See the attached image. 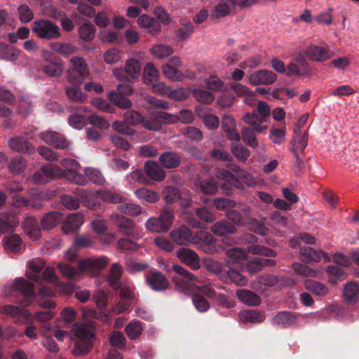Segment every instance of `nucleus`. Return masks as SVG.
Masks as SVG:
<instances>
[{"label": "nucleus", "mask_w": 359, "mask_h": 359, "mask_svg": "<svg viewBox=\"0 0 359 359\" xmlns=\"http://www.w3.org/2000/svg\"><path fill=\"white\" fill-rule=\"evenodd\" d=\"M70 339L74 344L72 353L76 357L86 355L93 346L94 326L90 323H76L71 330Z\"/></svg>", "instance_id": "obj_1"}, {"label": "nucleus", "mask_w": 359, "mask_h": 359, "mask_svg": "<svg viewBox=\"0 0 359 359\" xmlns=\"http://www.w3.org/2000/svg\"><path fill=\"white\" fill-rule=\"evenodd\" d=\"M15 290L20 291L24 296V299L20 303L22 306H29L36 298L34 285L26 281L23 278H16L13 283L6 284L2 290V294L7 297Z\"/></svg>", "instance_id": "obj_2"}, {"label": "nucleus", "mask_w": 359, "mask_h": 359, "mask_svg": "<svg viewBox=\"0 0 359 359\" xmlns=\"http://www.w3.org/2000/svg\"><path fill=\"white\" fill-rule=\"evenodd\" d=\"M69 62L72 67L68 70L69 83L74 86L82 83L84 79L90 74L86 60L81 57L75 56L69 60Z\"/></svg>", "instance_id": "obj_3"}, {"label": "nucleus", "mask_w": 359, "mask_h": 359, "mask_svg": "<svg viewBox=\"0 0 359 359\" xmlns=\"http://www.w3.org/2000/svg\"><path fill=\"white\" fill-rule=\"evenodd\" d=\"M171 269L177 275L172 276V280L176 290L184 292L190 285L199 282L198 278L180 264H172Z\"/></svg>", "instance_id": "obj_4"}, {"label": "nucleus", "mask_w": 359, "mask_h": 359, "mask_svg": "<svg viewBox=\"0 0 359 359\" xmlns=\"http://www.w3.org/2000/svg\"><path fill=\"white\" fill-rule=\"evenodd\" d=\"M141 71L140 62L133 58L128 59L126 61L125 67L113 69V76L119 81H131L137 79Z\"/></svg>", "instance_id": "obj_5"}, {"label": "nucleus", "mask_w": 359, "mask_h": 359, "mask_svg": "<svg viewBox=\"0 0 359 359\" xmlns=\"http://www.w3.org/2000/svg\"><path fill=\"white\" fill-rule=\"evenodd\" d=\"M61 165L64 168V170H62V175L67 180L79 185H84L86 183L85 177L79 172L80 165L77 161L69 158H64L61 161Z\"/></svg>", "instance_id": "obj_6"}, {"label": "nucleus", "mask_w": 359, "mask_h": 359, "mask_svg": "<svg viewBox=\"0 0 359 359\" xmlns=\"http://www.w3.org/2000/svg\"><path fill=\"white\" fill-rule=\"evenodd\" d=\"M108 262L109 259L105 256L82 259L79 263L81 276L82 274H88L92 276H97Z\"/></svg>", "instance_id": "obj_7"}, {"label": "nucleus", "mask_w": 359, "mask_h": 359, "mask_svg": "<svg viewBox=\"0 0 359 359\" xmlns=\"http://www.w3.org/2000/svg\"><path fill=\"white\" fill-rule=\"evenodd\" d=\"M32 31L40 39H51L60 36L59 27L49 20L35 21L33 23Z\"/></svg>", "instance_id": "obj_8"}, {"label": "nucleus", "mask_w": 359, "mask_h": 359, "mask_svg": "<svg viewBox=\"0 0 359 359\" xmlns=\"http://www.w3.org/2000/svg\"><path fill=\"white\" fill-rule=\"evenodd\" d=\"M80 191L81 196L83 198L90 195L104 202L110 203H123L126 201V198L120 192L112 189H100L98 191H90L88 193L84 190H81Z\"/></svg>", "instance_id": "obj_9"}, {"label": "nucleus", "mask_w": 359, "mask_h": 359, "mask_svg": "<svg viewBox=\"0 0 359 359\" xmlns=\"http://www.w3.org/2000/svg\"><path fill=\"white\" fill-rule=\"evenodd\" d=\"M171 240L177 245L186 246L196 243L194 233L185 225L172 229L170 233Z\"/></svg>", "instance_id": "obj_10"}, {"label": "nucleus", "mask_w": 359, "mask_h": 359, "mask_svg": "<svg viewBox=\"0 0 359 359\" xmlns=\"http://www.w3.org/2000/svg\"><path fill=\"white\" fill-rule=\"evenodd\" d=\"M40 137L47 144L58 149H66L70 147L69 142L60 133L47 130L40 134Z\"/></svg>", "instance_id": "obj_11"}, {"label": "nucleus", "mask_w": 359, "mask_h": 359, "mask_svg": "<svg viewBox=\"0 0 359 359\" xmlns=\"http://www.w3.org/2000/svg\"><path fill=\"white\" fill-rule=\"evenodd\" d=\"M277 79V76L268 69H261L248 75V82L252 86L271 85Z\"/></svg>", "instance_id": "obj_12"}, {"label": "nucleus", "mask_w": 359, "mask_h": 359, "mask_svg": "<svg viewBox=\"0 0 359 359\" xmlns=\"http://www.w3.org/2000/svg\"><path fill=\"white\" fill-rule=\"evenodd\" d=\"M148 285L155 291H163L168 287L169 283L166 277L160 271L152 269L146 276Z\"/></svg>", "instance_id": "obj_13"}, {"label": "nucleus", "mask_w": 359, "mask_h": 359, "mask_svg": "<svg viewBox=\"0 0 359 359\" xmlns=\"http://www.w3.org/2000/svg\"><path fill=\"white\" fill-rule=\"evenodd\" d=\"M177 256L182 263L189 266L192 270H198L201 266L199 256L189 248L179 249Z\"/></svg>", "instance_id": "obj_14"}, {"label": "nucleus", "mask_w": 359, "mask_h": 359, "mask_svg": "<svg viewBox=\"0 0 359 359\" xmlns=\"http://www.w3.org/2000/svg\"><path fill=\"white\" fill-rule=\"evenodd\" d=\"M201 291L207 297L214 299L219 304L227 308H233L236 305L234 301L226 298L224 294L217 293L211 284H205L200 287Z\"/></svg>", "instance_id": "obj_15"}, {"label": "nucleus", "mask_w": 359, "mask_h": 359, "mask_svg": "<svg viewBox=\"0 0 359 359\" xmlns=\"http://www.w3.org/2000/svg\"><path fill=\"white\" fill-rule=\"evenodd\" d=\"M304 55L306 58L315 62L327 60L333 55L327 48L314 45L309 46L306 49Z\"/></svg>", "instance_id": "obj_16"}, {"label": "nucleus", "mask_w": 359, "mask_h": 359, "mask_svg": "<svg viewBox=\"0 0 359 359\" xmlns=\"http://www.w3.org/2000/svg\"><path fill=\"white\" fill-rule=\"evenodd\" d=\"M45 266L43 259L37 258L29 260L27 264L26 276L29 280L37 283H41L40 273Z\"/></svg>", "instance_id": "obj_17"}, {"label": "nucleus", "mask_w": 359, "mask_h": 359, "mask_svg": "<svg viewBox=\"0 0 359 359\" xmlns=\"http://www.w3.org/2000/svg\"><path fill=\"white\" fill-rule=\"evenodd\" d=\"M242 120L251 128H255L257 133H264L268 129L267 126L262 125L266 120L259 116L255 110L245 113L242 117Z\"/></svg>", "instance_id": "obj_18"}, {"label": "nucleus", "mask_w": 359, "mask_h": 359, "mask_svg": "<svg viewBox=\"0 0 359 359\" xmlns=\"http://www.w3.org/2000/svg\"><path fill=\"white\" fill-rule=\"evenodd\" d=\"M84 223L83 214L81 212L69 215L62 224V229L65 234L74 233Z\"/></svg>", "instance_id": "obj_19"}, {"label": "nucleus", "mask_w": 359, "mask_h": 359, "mask_svg": "<svg viewBox=\"0 0 359 359\" xmlns=\"http://www.w3.org/2000/svg\"><path fill=\"white\" fill-rule=\"evenodd\" d=\"M311 69L305 59L297 57L290 62L287 67V74L289 76H304L309 75Z\"/></svg>", "instance_id": "obj_20"}, {"label": "nucleus", "mask_w": 359, "mask_h": 359, "mask_svg": "<svg viewBox=\"0 0 359 359\" xmlns=\"http://www.w3.org/2000/svg\"><path fill=\"white\" fill-rule=\"evenodd\" d=\"M236 123L233 116L225 114L222 120V128L226 133V137L231 140L239 142L241 140V135L236 129Z\"/></svg>", "instance_id": "obj_21"}, {"label": "nucleus", "mask_w": 359, "mask_h": 359, "mask_svg": "<svg viewBox=\"0 0 359 359\" xmlns=\"http://www.w3.org/2000/svg\"><path fill=\"white\" fill-rule=\"evenodd\" d=\"M144 170L147 179L149 178L153 181L161 182L165 177V172L156 161H147L144 163Z\"/></svg>", "instance_id": "obj_22"}, {"label": "nucleus", "mask_w": 359, "mask_h": 359, "mask_svg": "<svg viewBox=\"0 0 359 359\" xmlns=\"http://www.w3.org/2000/svg\"><path fill=\"white\" fill-rule=\"evenodd\" d=\"M110 219L121 233L126 235L133 233L136 226L131 219L118 214H111Z\"/></svg>", "instance_id": "obj_23"}, {"label": "nucleus", "mask_w": 359, "mask_h": 359, "mask_svg": "<svg viewBox=\"0 0 359 359\" xmlns=\"http://www.w3.org/2000/svg\"><path fill=\"white\" fill-rule=\"evenodd\" d=\"M194 190L203 194H214L218 190V184L214 179L197 178L194 183Z\"/></svg>", "instance_id": "obj_24"}, {"label": "nucleus", "mask_w": 359, "mask_h": 359, "mask_svg": "<svg viewBox=\"0 0 359 359\" xmlns=\"http://www.w3.org/2000/svg\"><path fill=\"white\" fill-rule=\"evenodd\" d=\"M256 283L259 285V286H254L257 289H263V286L279 289L286 285V280L283 277L266 275L259 277Z\"/></svg>", "instance_id": "obj_25"}, {"label": "nucleus", "mask_w": 359, "mask_h": 359, "mask_svg": "<svg viewBox=\"0 0 359 359\" xmlns=\"http://www.w3.org/2000/svg\"><path fill=\"white\" fill-rule=\"evenodd\" d=\"M243 212L241 213L236 210H229L226 211L227 218L238 226H245L248 224L251 216L250 209L248 207L243 208Z\"/></svg>", "instance_id": "obj_26"}, {"label": "nucleus", "mask_w": 359, "mask_h": 359, "mask_svg": "<svg viewBox=\"0 0 359 359\" xmlns=\"http://www.w3.org/2000/svg\"><path fill=\"white\" fill-rule=\"evenodd\" d=\"M8 144L12 150L20 153L30 154L35 150L34 147L22 137L11 139Z\"/></svg>", "instance_id": "obj_27"}, {"label": "nucleus", "mask_w": 359, "mask_h": 359, "mask_svg": "<svg viewBox=\"0 0 359 359\" xmlns=\"http://www.w3.org/2000/svg\"><path fill=\"white\" fill-rule=\"evenodd\" d=\"M194 236L196 243L193 244L205 252H208L210 250V246L215 243V238L208 232L199 231L194 233Z\"/></svg>", "instance_id": "obj_28"}, {"label": "nucleus", "mask_w": 359, "mask_h": 359, "mask_svg": "<svg viewBox=\"0 0 359 359\" xmlns=\"http://www.w3.org/2000/svg\"><path fill=\"white\" fill-rule=\"evenodd\" d=\"M235 7V0H222L212 11L211 16L214 18L225 17L228 15Z\"/></svg>", "instance_id": "obj_29"}, {"label": "nucleus", "mask_w": 359, "mask_h": 359, "mask_svg": "<svg viewBox=\"0 0 359 359\" xmlns=\"http://www.w3.org/2000/svg\"><path fill=\"white\" fill-rule=\"evenodd\" d=\"M226 255L227 257L226 263L228 264H240L247 260L248 251L243 248H233L226 250Z\"/></svg>", "instance_id": "obj_30"}, {"label": "nucleus", "mask_w": 359, "mask_h": 359, "mask_svg": "<svg viewBox=\"0 0 359 359\" xmlns=\"http://www.w3.org/2000/svg\"><path fill=\"white\" fill-rule=\"evenodd\" d=\"M159 162L164 168L172 169L179 167L181 163L180 156L173 151H166L159 156Z\"/></svg>", "instance_id": "obj_31"}, {"label": "nucleus", "mask_w": 359, "mask_h": 359, "mask_svg": "<svg viewBox=\"0 0 359 359\" xmlns=\"http://www.w3.org/2000/svg\"><path fill=\"white\" fill-rule=\"evenodd\" d=\"M196 113L208 129L215 130L219 127V120L216 115L208 113L207 111L199 107L196 108Z\"/></svg>", "instance_id": "obj_32"}, {"label": "nucleus", "mask_w": 359, "mask_h": 359, "mask_svg": "<svg viewBox=\"0 0 359 359\" xmlns=\"http://www.w3.org/2000/svg\"><path fill=\"white\" fill-rule=\"evenodd\" d=\"M49 47L53 52H55L63 57L68 56L76 53V47L70 43H62L60 41H52Z\"/></svg>", "instance_id": "obj_33"}, {"label": "nucleus", "mask_w": 359, "mask_h": 359, "mask_svg": "<svg viewBox=\"0 0 359 359\" xmlns=\"http://www.w3.org/2000/svg\"><path fill=\"white\" fill-rule=\"evenodd\" d=\"M297 321V315L290 311L279 312L273 318V324L281 327H288L294 324Z\"/></svg>", "instance_id": "obj_34"}, {"label": "nucleus", "mask_w": 359, "mask_h": 359, "mask_svg": "<svg viewBox=\"0 0 359 359\" xmlns=\"http://www.w3.org/2000/svg\"><path fill=\"white\" fill-rule=\"evenodd\" d=\"M0 312L18 319H29L30 313L27 310L20 309L18 306L8 304L1 307Z\"/></svg>", "instance_id": "obj_35"}, {"label": "nucleus", "mask_w": 359, "mask_h": 359, "mask_svg": "<svg viewBox=\"0 0 359 359\" xmlns=\"http://www.w3.org/2000/svg\"><path fill=\"white\" fill-rule=\"evenodd\" d=\"M304 284L308 291L316 296L325 297L330 292L324 284L314 280L306 279Z\"/></svg>", "instance_id": "obj_36"}, {"label": "nucleus", "mask_w": 359, "mask_h": 359, "mask_svg": "<svg viewBox=\"0 0 359 359\" xmlns=\"http://www.w3.org/2000/svg\"><path fill=\"white\" fill-rule=\"evenodd\" d=\"M39 69L48 76L59 77L62 74L64 68L61 61L55 60L41 66Z\"/></svg>", "instance_id": "obj_37"}, {"label": "nucleus", "mask_w": 359, "mask_h": 359, "mask_svg": "<svg viewBox=\"0 0 359 359\" xmlns=\"http://www.w3.org/2000/svg\"><path fill=\"white\" fill-rule=\"evenodd\" d=\"M62 220V215L56 211L46 213L41 219L43 229L49 230L56 226Z\"/></svg>", "instance_id": "obj_38"}, {"label": "nucleus", "mask_w": 359, "mask_h": 359, "mask_svg": "<svg viewBox=\"0 0 359 359\" xmlns=\"http://www.w3.org/2000/svg\"><path fill=\"white\" fill-rule=\"evenodd\" d=\"M210 229L215 234L219 236H225L236 231V226L227 221L216 222L211 226Z\"/></svg>", "instance_id": "obj_39"}, {"label": "nucleus", "mask_w": 359, "mask_h": 359, "mask_svg": "<svg viewBox=\"0 0 359 359\" xmlns=\"http://www.w3.org/2000/svg\"><path fill=\"white\" fill-rule=\"evenodd\" d=\"M139 25L151 34H156L161 30V25L153 18L148 15H142L138 19Z\"/></svg>", "instance_id": "obj_40"}, {"label": "nucleus", "mask_w": 359, "mask_h": 359, "mask_svg": "<svg viewBox=\"0 0 359 359\" xmlns=\"http://www.w3.org/2000/svg\"><path fill=\"white\" fill-rule=\"evenodd\" d=\"M3 244L6 250L14 253L19 252L22 248V239L18 234H13L4 237Z\"/></svg>", "instance_id": "obj_41"}, {"label": "nucleus", "mask_w": 359, "mask_h": 359, "mask_svg": "<svg viewBox=\"0 0 359 359\" xmlns=\"http://www.w3.org/2000/svg\"><path fill=\"white\" fill-rule=\"evenodd\" d=\"M149 53L157 59H165L170 56L174 50L172 46L165 44L158 43L154 45L150 49Z\"/></svg>", "instance_id": "obj_42"}, {"label": "nucleus", "mask_w": 359, "mask_h": 359, "mask_svg": "<svg viewBox=\"0 0 359 359\" xmlns=\"http://www.w3.org/2000/svg\"><path fill=\"white\" fill-rule=\"evenodd\" d=\"M236 295L241 302L249 306H258L261 303L259 297L250 290H239Z\"/></svg>", "instance_id": "obj_43"}, {"label": "nucleus", "mask_w": 359, "mask_h": 359, "mask_svg": "<svg viewBox=\"0 0 359 359\" xmlns=\"http://www.w3.org/2000/svg\"><path fill=\"white\" fill-rule=\"evenodd\" d=\"M257 130L253 128L243 126L241 128V139L249 147L256 149L259 147V142L256 137Z\"/></svg>", "instance_id": "obj_44"}, {"label": "nucleus", "mask_w": 359, "mask_h": 359, "mask_svg": "<svg viewBox=\"0 0 359 359\" xmlns=\"http://www.w3.org/2000/svg\"><path fill=\"white\" fill-rule=\"evenodd\" d=\"M26 234L33 241H37L41 237V231L37 226L35 219L27 218L23 224Z\"/></svg>", "instance_id": "obj_45"}, {"label": "nucleus", "mask_w": 359, "mask_h": 359, "mask_svg": "<svg viewBox=\"0 0 359 359\" xmlns=\"http://www.w3.org/2000/svg\"><path fill=\"white\" fill-rule=\"evenodd\" d=\"M20 222L13 215H0V232L4 233L17 226Z\"/></svg>", "instance_id": "obj_46"}, {"label": "nucleus", "mask_w": 359, "mask_h": 359, "mask_svg": "<svg viewBox=\"0 0 359 359\" xmlns=\"http://www.w3.org/2000/svg\"><path fill=\"white\" fill-rule=\"evenodd\" d=\"M307 143L308 140L306 135L305 134L301 135L300 133H297L295 130V136L290 142V150L293 154H304V149L307 146Z\"/></svg>", "instance_id": "obj_47"}, {"label": "nucleus", "mask_w": 359, "mask_h": 359, "mask_svg": "<svg viewBox=\"0 0 359 359\" xmlns=\"http://www.w3.org/2000/svg\"><path fill=\"white\" fill-rule=\"evenodd\" d=\"M107 97L116 106L123 109H128L132 107V102L114 90L107 93Z\"/></svg>", "instance_id": "obj_48"}, {"label": "nucleus", "mask_w": 359, "mask_h": 359, "mask_svg": "<svg viewBox=\"0 0 359 359\" xmlns=\"http://www.w3.org/2000/svg\"><path fill=\"white\" fill-rule=\"evenodd\" d=\"M159 77V72L152 62H148L143 70L142 79L144 83L149 84L156 81Z\"/></svg>", "instance_id": "obj_49"}, {"label": "nucleus", "mask_w": 359, "mask_h": 359, "mask_svg": "<svg viewBox=\"0 0 359 359\" xmlns=\"http://www.w3.org/2000/svg\"><path fill=\"white\" fill-rule=\"evenodd\" d=\"M135 195L138 199L150 203H156L160 198V196L156 191L146 188L137 189Z\"/></svg>", "instance_id": "obj_50"}, {"label": "nucleus", "mask_w": 359, "mask_h": 359, "mask_svg": "<svg viewBox=\"0 0 359 359\" xmlns=\"http://www.w3.org/2000/svg\"><path fill=\"white\" fill-rule=\"evenodd\" d=\"M161 69L164 76L172 81H182L185 77L181 71L172 67L170 64H164Z\"/></svg>", "instance_id": "obj_51"}, {"label": "nucleus", "mask_w": 359, "mask_h": 359, "mask_svg": "<svg viewBox=\"0 0 359 359\" xmlns=\"http://www.w3.org/2000/svg\"><path fill=\"white\" fill-rule=\"evenodd\" d=\"M239 318L243 322L259 323L264 320V316L255 310H245L240 313Z\"/></svg>", "instance_id": "obj_52"}, {"label": "nucleus", "mask_w": 359, "mask_h": 359, "mask_svg": "<svg viewBox=\"0 0 359 359\" xmlns=\"http://www.w3.org/2000/svg\"><path fill=\"white\" fill-rule=\"evenodd\" d=\"M163 197L167 205L178 201L181 198L180 191L175 187H165L163 191Z\"/></svg>", "instance_id": "obj_53"}, {"label": "nucleus", "mask_w": 359, "mask_h": 359, "mask_svg": "<svg viewBox=\"0 0 359 359\" xmlns=\"http://www.w3.org/2000/svg\"><path fill=\"white\" fill-rule=\"evenodd\" d=\"M20 52L13 46L0 43V58L8 61L18 59Z\"/></svg>", "instance_id": "obj_54"}, {"label": "nucleus", "mask_w": 359, "mask_h": 359, "mask_svg": "<svg viewBox=\"0 0 359 359\" xmlns=\"http://www.w3.org/2000/svg\"><path fill=\"white\" fill-rule=\"evenodd\" d=\"M147 229L152 233H165L168 229L159 217H150L146 222Z\"/></svg>", "instance_id": "obj_55"}, {"label": "nucleus", "mask_w": 359, "mask_h": 359, "mask_svg": "<svg viewBox=\"0 0 359 359\" xmlns=\"http://www.w3.org/2000/svg\"><path fill=\"white\" fill-rule=\"evenodd\" d=\"M57 267L62 276L68 279L76 280L81 276L79 266L76 269L69 264L58 263Z\"/></svg>", "instance_id": "obj_56"}, {"label": "nucleus", "mask_w": 359, "mask_h": 359, "mask_svg": "<svg viewBox=\"0 0 359 359\" xmlns=\"http://www.w3.org/2000/svg\"><path fill=\"white\" fill-rule=\"evenodd\" d=\"M79 38L85 41H90L95 38V29L94 26L90 23L83 24L78 30Z\"/></svg>", "instance_id": "obj_57"}, {"label": "nucleus", "mask_w": 359, "mask_h": 359, "mask_svg": "<svg viewBox=\"0 0 359 359\" xmlns=\"http://www.w3.org/2000/svg\"><path fill=\"white\" fill-rule=\"evenodd\" d=\"M125 331L130 339H135L142 334V323L138 320H133L126 325Z\"/></svg>", "instance_id": "obj_58"}, {"label": "nucleus", "mask_w": 359, "mask_h": 359, "mask_svg": "<svg viewBox=\"0 0 359 359\" xmlns=\"http://www.w3.org/2000/svg\"><path fill=\"white\" fill-rule=\"evenodd\" d=\"M344 296L346 301H355L359 297V285L355 282L347 283L344 287Z\"/></svg>", "instance_id": "obj_59"}, {"label": "nucleus", "mask_w": 359, "mask_h": 359, "mask_svg": "<svg viewBox=\"0 0 359 359\" xmlns=\"http://www.w3.org/2000/svg\"><path fill=\"white\" fill-rule=\"evenodd\" d=\"M123 57L121 50L118 48H112L107 50L104 54V60L109 65L118 63Z\"/></svg>", "instance_id": "obj_60"}, {"label": "nucleus", "mask_w": 359, "mask_h": 359, "mask_svg": "<svg viewBox=\"0 0 359 359\" xmlns=\"http://www.w3.org/2000/svg\"><path fill=\"white\" fill-rule=\"evenodd\" d=\"M84 174L89 180L97 185H103L105 182L103 175L96 168H86Z\"/></svg>", "instance_id": "obj_61"}, {"label": "nucleus", "mask_w": 359, "mask_h": 359, "mask_svg": "<svg viewBox=\"0 0 359 359\" xmlns=\"http://www.w3.org/2000/svg\"><path fill=\"white\" fill-rule=\"evenodd\" d=\"M65 93L68 99L74 102H83L87 100V95L76 87H67Z\"/></svg>", "instance_id": "obj_62"}, {"label": "nucleus", "mask_w": 359, "mask_h": 359, "mask_svg": "<svg viewBox=\"0 0 359 359\" xmlns=\"http://www.w3.org/2000/svg\"><path fill=\"white\" fill-rule=\"evenodd\" d=\"M300 257L303 262H319L320 260V254L311 247H306L301 249Z\"/></svg>", "instance_id": "obj_63"}, {"label": "nucleus", "mask_w": 359, "mask_h": 359, "mask_svg": "<svg viewBox=\"0 0 359 359\" xmlns=\"http://www.w3.org/2000/svg\"><path fill=\"white\" fill-rule=\"evenodd\" d=\"M231 150L235 157L242 161H245L250 154L248 149L238 142L231 144Z\"/></svg>", "instance_id": "obj_64"}]
</instances>
